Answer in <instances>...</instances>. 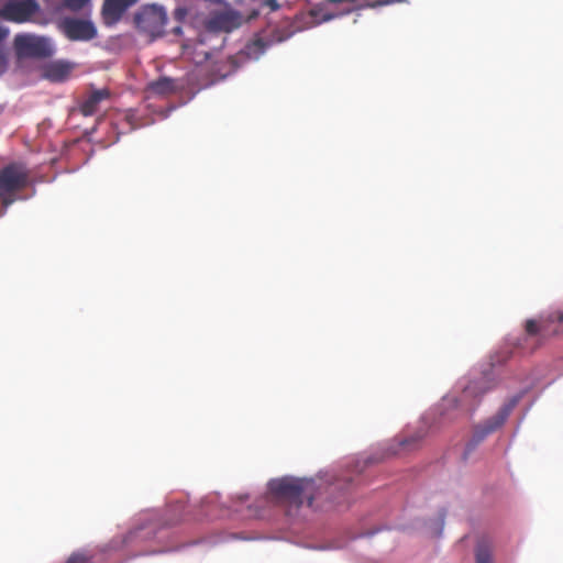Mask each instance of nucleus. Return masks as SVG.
Wrapping results in <instances>:
<instances>
[{
  "label": "nucleus",
  "instance_id": "f257e3e1",
  "mask_svg": "<svg viewBox=\"0 0 563 563\" xmlns=\"http://www.w3.org/2000/svg\"><path fill=\"white\" fill-rule=\"evenodd\" d=\"M271 494L282 501L300 507L305 503L312 506L318 486L313 479L283 477L268 483Z\"/></svg>",
  "mask_w": 563,
  "mask_h": 563
},
{
  "label": "nucleus",
  "instance_id": "f03ea898",
  "mask_svg": "<svg viewBox=\"0 0 563 563\" xmlns=\"http://www.w3.org/2000/svg\"><path fill=\"white\" fill-rule=\"evenodd\" d=\"M30 184V174L19 164H9L0 169V201L4 209L18 199V192Z\"/></svg>",
  "mask_w": 563,
  "mask_h": 563
},
{
  "label": "nucleus",
  "instance_id": "7ed1b4c3",
  "mask_svg": "<svg viewBox=\"0 0 563 563\" xmlns=\"http://www.w3.org/2000/svg\"><path fill=\"white\" fill-rule=\"evenodd\" d=\"M516 404L517 399L514 398L509 400L504 404L493 417L474 427L472 438L466 444L465 455L474 451L476 446L485 440V438L504 426Z\"/></svg>",
  "mask_w": 563,
  "mask_h": 563
},
{
  "label": "nucleus",
  "instance_id": "20e7f679",
  "mask_svg": "<svg viewBox=\"0 0 563 563\" xmlns=\"http://www.w3.org/2000/svg\"><path fill=\"white\" fill-rule=\"evenodd\" d=\"M137 30L150 36V41L164 34L167 14L163 7L144 5L134 16Z\"/></svg>",
  "mask_w": 563,
  "mask_h": 563
},
{
  "label": "nucleus",
  "instance_id": "39448f33",
  "mask_svg": "<svg viewBox=\"0 0 563 563\" xmlns=\"http://www.w3.org/2000/svg\"><path fill=\"white\" fill-rule=\"evenodd\" d=\"M563 324V313H556L550 316L547 319H529L526 322L525 331H526V340H531L533 343V349L540 345L547 338H550L554 334H558L562 330L559 328Z\"/></svg>",
  "mask_w": 563,
  "mask_h": 563
},
{
  "label": "nucleus",
  "instance_id": "423d86ee",
  "mask_svg": "<svg viewBox=\"0 0 563 563\" xmlns=\"http://www.w3.org/2000/svg\"><path fill=\"white\" fill-rule=\"evenodd\" d=\"M14 48L19 56L45 58L53 54L51 43L44 38L30 34H18L14 38Z\"/></svg>",
  "mask_w": 563,
  "mask_h": 563
},
{
  "label": "nucleus",
  "instance_id": "0eeeda50",
  "mask_svg": "<svg viewBox=\"0 0 563 563\" xmlns=\"http://www.w3.org/2000/svg\"><path fill=\"white\" fill-rule=\"evenodd\" d=\"M38 11L40 4L36 0H8L0 9V18L14 23H25Z\"/></svg>",
  "mask_w": 563,
  "mask_h": 563
},
{
  "label": "nucleus",
  "instance_id": "6e6552de",
  "mask_svg": "<svg viewBox=\"0 0 563 563\" xmlns=\"http://www.w3.org/2000/svg\"><path fill=\"white\" fill-rule=\"evenodd\" d=\"M59 30L70 41H90L97 36V29L91 21L77 18L63 19Z\"/></svg>",
  "mask_w": 563,
  "mask_h": 563
},
{
  "label": "nucleus",
  "instance_id": "1a4fd4ad",
  "mask_svg": "<svg viewBox=\"0 0 563 563\" xmlns=\"http://www.w3.org/2000/svg\"><path fill=\"white\" fill-rule=\"evenodd\" d=\"M110 90L108 88L92 89L79 103V111L85 117L93 115L98 112L100 103L110 99Z\"/></svg>",
  "mask_w": 563,
  "mask_h": 563
},
{
  "label": "nucleus",
  "instance_id": "9d476101",
  "mask_svg": "<svg viewBox=\"0 0 563 563\" xmlns=\"http://www.w3.org/2000/svg\"><path fill=\"white\" fill-rule=\"evenodd\" d=\"M137 0H104L102 14L106 21H118L123 12Z\"/></svg>",
  "mask_w": 563,
  "mask_h": 563
},
{
  "label": "nucleus",
  "instance_id": "9b49d317",
  "mask_svg": "<svg viewBox=\"0 0 563 563\" xmlns=\"http://www.w3.org/2000/svg\"><path fill=\"white\" fill-rule=\"evenodd\" d=\"M73 68L74 66L70 63L65 60H57L48 64L45 67L44 75L51 81L62 82L69 77Z\"/></svg>",
  "mask_w": 563,
  "mask_h": 563
},
{
  "label": "nucleus",
  "instance_id": "f8f14e48",
  "mask_svg": "<svg viewBox=\"0 0 563 563\" xmlns=\"http://www.w3.org/2000/svg\"><path fill=\"white\" fill-rule=\"evenodd\" d=\"M424 437L426 432L421 430L415 432L409 437H401L396 441V445L389 449V453L396 455L402 454L406 451L415 450L419 446Z\"/></svg>",
  "mask_w": 563,
  "mask_h": 563
},
{
  "label": "nucleus",
  "instance_id": "ddd939ff",
  "mask_svg": "<svg viewBox=\"0 0 563 563\" xmlns=\"http://www.w3.org/2000/svg\"><path fill=\"white\" fill-rule=\"evenodd\" d=\"M177 89L176 81L169 77H159L147 85V91L157 96H168Z\"/></svg>",
  "mask_w": 563,
  "mask_h": 563
},
{
  "label": "nucleus",
  "instance_id": "4468645a",
  "mask_svg": "<svg viewBox=\"0 0 563 563\" xmlns=\"http://www.w3.org/2000/svg\"><path fill=\"white\" fill-rule=\"evenodd\" d=\"M476 563H493V547L488 540L478 541L475 549Z\"/></svg>",
  "mask_w": 563,
  "mask_h": 563
},
{
  "label": "nucleus",
  "instance_id": "2eb2a0df",
  "mask_svg": "<svg viewBox=\"0 0 563 563\" xmlns=\"http://www.w3.org/2000/svg\"><path fill=\"white\" fill-rule=\"evenodd\" d=\"M66 563H92V556L85 551L75 552Z\"/></svg>",
  "mask_w": 563,
  "mask_h": 563
},
{
  "label": "nucleus",
  "instance_id": "dca6fc26",
  "mask_svg": "<svg viewBox=\"0 0 563 563\" xmlns=\"http://www.w3.org/2000/svg\"><path fill=\"white\" fill-rule=\"evenodd\" d=\"M90 0H64V4L71 11L82 9Z\"/></svg>",
  "mask_w": 563,
  "mask_h": 563
},
{
  "label": "nucleus",
  "instance_id": "f3484780",
  "mask_svg": "<svg viewBox=\"0 0 563 563\" xmlns=\"http://www.w3.org/2000/svg\"><path fill=\"white\" fill-rule=\"evenodd\" d=\"M351 483H352V478H350V477H349V478H347V477H344V478H342V479H338V482H336V484H335V487H338V488H342L343 486H344V487H345V486L347 487V486H350V485H351Z\"/></svg>",
  "mask_w": 563,
  "mask_h": 563
},
{
  "label": "nucleus",
  "instance_id": "a211bd4d",
  "mask_svg": "<svg viewBox=\"0 0 563 563\" xmlns=\"http://www.w3.org/2000/svg\"><path fill=\"white\" fill-rule=\"evenodd\" d=\"M264 4L266 7H268L271 9V11H276L279 9V4H278L277 0H266L264 2Z\"/></svg>",
  "mask_w": 563,
  "mask_h": 563
},
{
  "label": "nucleus",
  "instance_id": "6ab92c4d",
  "mask_svg": "<svg viewBox=\"0 0 563 563\" xmlns=\"http://www.w3.org/2000/svg\"><path fill=\"white\" fill-rule=\"evenodd\" d=\"M9 35V30L0 24V43Z\"/></svg>",
  "mask_w": 563,
  "mask_h": 563
},
{
  "label": "nucleus",
  "instance_id": "aec40b11",
  "mask_svg": "<svg viewBox=\"0 0 563 563\" xmlns=\"http://www.w3.org/2000/svg\"><path fill=\"white\" fill-rule=\"evenodd\" d=\"M173 32L177 35H179L181 33V27L180 26H176L174 27Z\"/></svg>",
  "mask_w": 563,
  "mask_h": 563
},
{
  "label": "nucleus",
  "instance_id": "412c9836",
  "mask_svg": "<svg viewBox=\"0 0 563 563\" xmlns=\"http://www.w3.org/2000/svg\"><path fill=\"white\" fill-rule=\"evenodd\" d=\"M470 390H471V387L468 386V387L464 390V393H465V394H468V393H470Z\"/></svg>",
  "mask_w": 563,
  "mask_h": 563
},
{
  "label": "nucleus",
  "instance_id": "4be33fe9",
  "mask_svg": "<svg viewBox=\"0 0 563 563\" xmlns=\"http://www.w3.org/2000/svg\"><path fill=\"white\" fill-rule=\"evenodd\" d=\"M0 62L3 63L4 62V58L2 55H0Z\"/></svg>",
  "mask_w": 563,
  "mask_h": 563
}]
</instances>
